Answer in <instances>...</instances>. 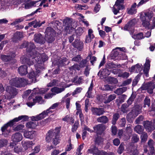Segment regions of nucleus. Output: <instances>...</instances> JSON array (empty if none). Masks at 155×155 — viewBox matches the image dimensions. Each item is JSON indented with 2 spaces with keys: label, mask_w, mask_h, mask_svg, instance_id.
Here are the masks:
<instances>
[{
  "label": "nucleus",
  "mask_w": 155,
  "mask_h": 155,
  "mask_svg": "<svg viewBox=\"0 0 155 155\" xmlns=\"http://www.w3.org/2000/svg\"><path fill=\"white\" fill-rule=\"evenodd\" d=\"M47 59V56L45 54H40L38 53H35V55L31 56L29 59L24 57H22L21 58L23 64H27L29 65H31L36 63L35 66L37 68L36 70L43 69L42 64Z\"/></svg>",
  "instance_id": "obj_1"
},
{
  "label": "nucleus",
  "mask_w": 155,
  "mask_h": 155,
  "mask_svg": "<svg viewBox=\"0 0 155 155\" xmlns=\"http://www.w3.org/2000/svg\"><path fill=\"white\" fill-rule=\"evenodd\" d=\"M59 103L57 102L53 104L48 109L44 110L39 115L32 116L31 117L32 120L38 121L45 117L49 114L51 113L53 111L51 109H54L57 107L59 104Z\"/></svg>",
  "instance_id": "obj_2"
},
{
  "label": "nucleus",
  "mask_w": 155,
  "mask_h": 155,
  "mask_svg": "<svg viewBox=\"0 0 155 155\" xmlns=\"http://www.w3.org/2000/svg\"><path fill=\"white\" fill-rule=\"evenodd\" d=\"M10 83L12 85L19 87L24 86L28 83V81L23 78L16 77L10 80Z\"/></svg>",
  "instance_id": "obj_3"
},
{
  "label": "nucleus",
  "mask_w": 155,
  "mask_h": 155,
  "mask_svg": "<svg viewBox=\"0 0 155 155\" xmlns=\"http://www.w3.org/2000/svg\"><path fill=\"white\" fill-rule=\"evenodd\" d=\"M60 130L61 127H56L54 129H51L48 131L46 135V141L49 143L52 138L59 135Z\"/></svg>",
  "instance_id": "obj_4"
},
{
  "label": "nucleus",
  "mask_w": 155,
  "mask_h": 155,
  "mask_svg": "<svg viewBox=\"0 0 155 155\" xmlns=\"http://www.w3.org/2000/svg\"><path fill=\"white\" fill-rule=\"evenodd\" d=\"M25 47H27L26 50L30 53L29 55H30V57L32 55H35V53H38L35 50L33 49L35 47V46L34 44L32 43H28L27 41H24L21 45L20 48H22Z\"/></svg>",
  "instance_id": "obj_5"
},
{
  "label": "nucleus",
  "mask_w": 155,
  "mask_h": 155,
  "mask_svg": "<svg viewBox=\"0 0 155 155\" xmlns=\"http://www.w3.org/2000/svg\"><path fill=\"white\" fill-rule=\"evenodd\" d=\"M45 36L49 43H51L54 40L55 31L51 27H47L45 32Z\"/></svg>",
  "instance_id": "obj_6"
},
{
  "label": "nucleus",
  "mask_w": 155,
  "mask_h": 155,
  "mask_svg": "<svg viewBox=\"0 0 155 155\" xmlns=\"http://www.w3.org/2000/svg\"><path fill=\"white\" fill-rule=\"evenodd\" d=\"M73 19L69 18H66L63 21V24L65 26L64 29L66 32L70 33L74 30L72 26Z\"/></svg>",
  "instance_id": "obj_7"
},
{
  "label": "nucleus",
  "mask_w": 155,
  "mask_h": 155,
  "mask_svg": "<svg viewBox=\"0 0 155 155\" xmlns=\"http://www.w3.org/2000/svg\"><path fill=\"white\" fill-rule=\"evenodd\" d=\"M142 107L139 105H136L132 108L131 112L127 114L130 118H135L141 112Z\"/></svg>",
  "instance_id": "obj_8"
},
{
  "label": "nucleus",
  "mask_w": 155,
  "mask_h": 155,
  "mask_svg": "<svg viewBox=\"0 0 155 155\" xmlns=\"http://www.w3.org/2000/svg\"><path fill=\"white\" fill-rule=\"evenodd\" d=\"M39 1H31L27 0L25 1L22 4V7L25 9H30L33 7L39 6L38 2Z\"/></svg>",
  "instance_id": "obj_9"
},
{
  "label": "nucleus",
  "mask_w": 155,
  "mask_h": 155,
  "mask_svg": "<svg viewBox=\"0 0 155 155\" xmlns=\"http://www.w3.org/2000/svg\"><path fill=\"white\" fill-rule=\"evenodd\" d=\"M6 95L8 99L14 98L17 94L16 89L10 86H7L6 87Z\"/></svg>",
  "instance_id": "obj_10"
},
{
  "label": "nucleus",
  "mask_w": 155,
  "mask_h": 155,
  "mask_svg": "<svg viewBox=\"0 0 155 155\" xmlns=\"http://www.w3.org/2000/svg\"><path fill=\"white\" fill-rule=\"evenodd\" d=\"M16 56L15 52H11L8 55H2L1 58L4 62H8L10 61H12L14 63L16 62V60L14 59Z\"/></svg>",
  "instance_id": "obj_11"
},
{
  "label": "nucleus",
  "mask_w": 155,
  "mask_h": 155,
  "mask_svg": "<svg viewBox=\"0 0 155 155\" xmlns=\"http://www.w3.org/2000/svg\"><path fill=\"white\" fill-rule=\"evenodd\" d=\"M136 23L135 19H133L130 20L125 26L124 29L125 31H129L130 34L133 35L134 31V28L133 27Z\"/></svg>",
  "instance_id": "obj_12"
},
{
  "label": "nucleus",
  "mask_w": 155,
  "mask_h": 155,
  "mask_svg": "<svg viewBox=\"0 0 155 155\" xmlns=\"http://www.w3.org/2000/svg\"><path fill=\"white\" fill-rule=\"evenodd\" d=\"M124 1V0H117L116 2L113 9V12L115 15L117 14L119 12V10L123 9L124 8L122 4Z\"/></svg>",
  "instance_id": "obj_13"
},
{
  "label": "nucleus",
  "mask_w": 155,
  "mask_h": 155,
  "mask_svg": "<svg viewBox=\"0 0 155 155\" xmlns=\"http://www.w3.org/2000/svg\"><path fill=\"white\" fill-rule=\"evenodd\" d=\"M22 138V135L19 133H17L12 135V140L14 143H10V146L13 147L15 144V143H17L21 141Z\"/></svg>",
  "instance_id": "obj_14"
},
{
  "label": "nucleus",
  "mask_w": 155,
  "mask_h": 155,
  "mask_svg": "<svg viewBox=\"0 0 155 155\" xmlns=\"http://www.w3.org/2000/svg\"><path fill=\"white\" fill-rule=\"evenodd\" d=\"M9 122L5 124L1 128L2 134L5 137H7L11 132V130L8 129L9 127H12Z\"/></svg>",
  "instance_id": "obj_15"
},
{
  "label": "nucleus",
  "mask_w": 155,
  "mask_h": 155,
  "mask_svg": "<svg viewBox=\"0 0 155 155\" xmlns=\"http://www.w3.org/2000/svg\"><path fill=\"white\" fill-rule=\"evenodd\" d=\"M94 131L97 134H101L106 129L105 125L102 124H99L96 125L93 127Z\"/></svg>",
  "instance_id": "obj_16"
},
{
  "label": "nucleus",
  "mask_w": 155,
  "mask_h": 155,
  "mask_svg": "<svg viewBox=\"0 0 155 155\" xmlns=\"http://www.w3.org/2000/svg\"><path fill=\"white\" fill-rule=\"evenodd\" d=\"M153 13L151 11L146 12H142L140 13V18L143 20L145 19L147 20H150L153 17Z\"/></svg>",
  "instance_id": "obj_17"
},
{
  "label": "nucleus",
  "mask_w": 155,
  "mask_h": 155,
  "mask_svg": "<svg viewBox=\"0 0 155 155\" xmlns=\"http://www.w3.org/2000/svg\"><path fill=\"white\" fill-rule=\"evenodd\" d=\"M88 151L90 153H93L97 155H107V154L105 152L100 151L94 146H91Z\"/></svg>",
  "instance_id": "obj_18"
},
{
  "label": "nucleus",
  "mask_w": 155,
  "mask_h": 155,
  "mask_svg": "<svg viewBox=\"0 0 155 155\" xmlns=\"http://www.w3.org/2000/svg\"><path fill=\"white\" fill-rule=\"evenodd\" d=\"M33 102H28L27 103V104L29 107H31L34 105L36 103H39L40 104H42L43 103L42 97L40 96H36L35 98L33 100Z\"/></svg>",
  "instance_id": "obj_19"
},
{
  "label": "nucleus",
  "mask_w": 155,
  "mask_h": 155,
  "mask_svg": "<svg viewBox=\"0 0 155 155\" xmlns=\"http://www.w3.org/2000/svg\"><path fill=\"white\" fill-rule=\"evenodd\" d=\"M143 124L147 132H151L154 130V128L153 127L152 121H146L143 122Z\"/></svg>",
  "instance_id": "obj_20"
},
{
  "label": "nucleus",
  "mask_w": 155,
  "mask_h": 155,
  "mask_svg": "<svg viewBox=\"0 0 155 155\" xmlns=\"http://www.w3.org/2000/svg\"><path fill=\"white\" fill-rule=\"evenodd\" d=\"M150 61L148 58H147L146 61L144 65L143 72L145 75L147 77L148 76V73L150 67Z\"/></svg>",
  "instance_id": "obj_21"
},
{
  "label": "nucleus",
  "mask_w": 155,
  "mask_h": 155,
  "mask_svg": "<svg viewBox=\"0 0 155 155\" xmlns=\"http://www.w3.org/2000/svg\"><path fill=\"white\" fill-rule=\"evenodd\" d=\"M142 65L137 64L129 68V71L130 72H135L138 73L142 71Z\"/></svg>",
  "instance_id": "obj_22"
},
{
  "label": "nucleus",
  "mask_w": 155,
  "mask_h": 155,
  "mask_svg": "<svg viewBox=\"0 0 155 155\" xmlns=\"http://www.w3.org/2000/svg\"><path fill=\"white\" fill-rule=\"evenodd\" d=\"M34 39L37 43L44 44L45 42V39L41 34H35Z\"/></svg>",
  "instance_id": "obj_23"
},
{
  "label": "nucleus",
  "mask_w": 155,
  "mask_h": 155,
  "mask_svg": "<svg viewBox=\"0 0 155 155\" xmlns=\"http://www.w3.org/2000/svg\"><path fill=\"white\" fill-rule=\"evenodd\" d=\"M28 117L26 115H22L16 117L10 121L9 122L13 126L15 122L18 121L19 120L23 119V120L25 121L28 119Z\"/></svg>",
  "instance_id": "obj_24"
},
{
  "label": "nucleus",
  "mask_w": 155,
  "mask_h": 155,
  "mask_svg": "<svg viewBox=\"0 0 155 155\" xmlns=\"http://www.w3.org/2000/svg\"><path fill=\"white\" fill-rule=\"evenodd\" d=\"M40 72V71L38 70L36 73L32 71L29 73L28 75V77L30 79V81L35 82L36 78L38 76L37 73H39Z\"/></svg>",
  "instance_id": "obj_25"
},
{
  "label": "nucleus",
  "mask_w": 155,
  "mask_h": 155,
  "mask_svg": "<svg viewBox=\"0 0 155 155\" xmlns=\"http://www.w3.org/2000/svg\"><path fill=\"white\" fill-rule=\"evenodd\" d=\"M27 67L25 65L21 66L18 69V72L21 75H24L28 73L27 71Z\"/></svg>",
  "instance_id": "obj_26"
},
{
  "label": "nucleus",
  "mask_w": 155,
  "mask_h": 155,
  "mask_svg": "<svg viewBox=\"0 0 155 155\" xmlns=\"http://www.w3.org/2000/svg\"><path fill=\"white\" fill-rule=\"evenodd\" d=\"M35 135V131H26L25 132L24 136L27 138L32 139Z\"/></svg>",
  "instance_id": "obj_27"
},
{
  "label": "nucleus",
  "mask_w": 155,
  "mask_h": 155,
  "mask_svg": "<svg viewBox=\"0 0 155 155\" xmlns=\"http://www.w3.org/2000/svg\"><path fill=\"white\" fill-rule=\"evenodd\" d=\"M22 37L23 35L22 33L20 32H17L14 34L12 40L13 42H16Z\"/></svg>",
  "instance_id": "obj_28"
},
{
  "label": "nucleus",
  "mask_w": 155,
  "mask_h": 155,
  "mask_svg": "<svg viewBox=\"0 0 155 155\" xmlns=\"http://www.w3.org/2000/svg\"><path fill=\"white\" fill-rule=\"evenodd\" d=\"M73 46L79 50H82L83 47V44L81 41L76 40L72 44Z\"/></svg>",
  "instance_id": "obj_29"
},
{
  "label": "nucleus",
  "mask_w": 155,
  "mask_h": 155,
  "mask_svg": "<svg viewBox=\"0 0 155 155\" xmlns=\"http://www.w3.org/2000/svg\"><path fill=\"white\" fill-rule=\"evenodd\" d=\"M93 113L97 116L103 114L104 113L103 109L102 108H93L92 109Z\"/></svg>",
  "instance_id": "obj_30"
},
{
  "label": "nucleus",
  "mask_w": 155,
  "mask_h": 155,
  "mask_svg": "<svg viewBox=\"0 0 155 155\" xmlns=\"http://www.w3.org/2000/svg\"><path fill=\"white\" fill-rule=\"evenodd\" d=\"M31 117V121H30L27 123L26 124V127L28 128L34 129L35 128L37 125V123L33 121H36V120H32Z\"/></svg>",
  "instance_id": "obj_31"
},
{
  "label": "nucleus",
  "mask_w": 155,
  "mask_h": 155,
  "mask_svg": "<svg viewBox=\"0 0 155 155\" xmlns=\"http://www.w3.org/2000/svg\"><path fill=\"white\" fill-rule=\"evenodd\" d=\"M155 84L154 83L149 82L146 84V88L148 93L152 94L153 92V90L154 88Z\"/></svg>",
  "instance_id": "obj_32"
},
{
  "label": "nucleus",
  "mask_w": 155,
  "mask_h": 155,
  "mask_svg": "<svg viewBox=\"0 0 155 155\" xmlns=\"http://www.w3.org/2000/svg\"><path fill=\"white\" fill-rule=\"evenodd\" d=\"M97 120L98 122L106 124L108 122L109 119L106 116H102L98 118Z\"/></svg>",
  "instance_id": "obj_33"
},
{
  "label": "nucleus",
  "mask_w": 155,
  "mask_h": 155,
  "mask_svg": "<svg viewBox=\"0 0 155 155\" xmlns=\"http://www.w3.org/2000/svg\"><path fill=\"white\" fill-rule=\"evenodd\" d=\"M140 19L142 21V25L143 27L148 29H152L151 26L150 25L149 20H147L145 19H143V20L142 19Z\"/></svg>",
  "instance_id": "obj_34"
},
{
  "label": "nucleus",
  "mask_w": 155,
  "mask_h": 155,
  "mask_svg": "<svg viewBox=\"0 0 155 155\" xmlns=\"http://www.w3.org/2000/svg\"><path fill=\"white\" fill-rule=\"evenodd\" d=\"M65 88L64 87L59 88L57 87H55L52 88L51 89V91L53 93L58 94L64 91Z\"/></svg>",
  "instance_id": "obj_35"
},
{
  "label": "nucleus",
  "mask_w": 155,
  "mask_h": 155,
  "mask_svg": "<svg viewBox=\"0 0 155 155\" xmlns=\"http://www.w3.org/2000/svg\"><path fill=\"white\" fill-rule=\"evenodd\" d=\"M154 141L152 140H149L148 142V147H149L150 153L151 154H153L154 147Z\"/></svg>",
  "instance_id": "obj_36"
},
{
  "label": "nucleus",
  "mask_w": 155,
  "mask_h": 155,
  "mask_svg": "<svg viewBox=\"0 0 155 155\" xmlns=\"http://www.w3.org/2000/svg\"><path fill=\"white\" fill-rule=\"evenodd\" d=\"M127 90V87H123L117 89L114 91V93L119 95L122 94L123 93L126 91Z\"/></svg>",
  "instance_id": "obj_37"
},
{
  "label": "nucleus",
  "mask_w": 155,
  "mask_h": 155,
  "mask_svg": "<svg viewBox=\"0 0 155 155\" xmlns=\"http://www.w3.org/2000/svg\"><path fill=\"white\" fill-rule=\"evenodd\" d=\"M137 5L136 3H134L132 5L130 8L128 10L127 13L130 15L135 14L136 12V10L135 9Z\"/></svg>",
  "instance_id": "obj_38"
},
{
  "label": "nucleus",
  "mask_w": 155,
  "mask_h": 155,
  "mask_svg": "<svg viewBox=\"0 0 155 155\" xmlns=\"http://www.w3.org/2000/svg\"><path fill=\"white\" fill-rule=\"evenodd\" d=\"M116 97V95L114 94L110 95L108 96L107 99L104 102L105 104L108 103L115 99Z\"/></svg>",
  "instance_id": "obj_39"
},
{
  "label": "nucleus",
  "mask_w": 155,
  "mask_h": 155,
  "mask_svg": "<svg viewBox=\"0 0 155 155\" xmlns=\"http://www.w3.org/2000/svg\"><path fill=\"white\" fill-rule=\"evenodd\" d=\"M105 72H109V70L107 69H103L101 72L100 71L98 73L97 75L98 76L100 77H101H101H105L108 75H109V73H105Z\"/></svg>",
  "instance_id": "obj_40"
},
{
  "label": "nucleus",
  "mask_w": 155,
  "mask_h": 155,
  "mask_svg": "<svg viewBox=\"0 0 155 155\" xmlns=\"http://www.w3.org/2000/svg\"><path fill=\"white\" fill-rule=\"evenodd\" d=\"M144 129L142 126L137 125L134 128V131L138 134H142L143 131Z\"/></svg>",
  "instance_id": "obj_41"
},
{
  "label": "nucleus",
  "mask_w": 155,
  "mask_h": 155,
  "mask_svg": "<svg viewBox=\"0 0 155 155\" xmlns=\"http://www.w3.org/2000/svg\"><path fill=\"white\" fill-rule=\"evenodd\" d=\"M132 37L134 39H141L144 38L143 34L141 32L133 35Z\"/></svg>",
  "instance_id": "obj_42"
},
{
  "label": "nucleus",
  "mask_w": 155,
  "mask_h": 155,
  "mask_svg": "<svg viewBox=\"0 0 155 155\" xmlns=\"http://www.w3.org/2000/svg\"><path fill=\"white\" fill-rule=\"evenodd\" d=\"M119 117V114L118 113H115L113 115L111 121L112 124L113 125H115L116 124V121L118 119Z\"/></svg>",
  "instance_id": "obj_43"
},
{
  "label": "nucleus",
  "mask_w": 155,
  "mask_h": 155,
  "mask_svg": "<svg viewBox=\"0 0 155 155\" xmlns=\"http://www.w3.org/2000/svg\"><path fill=\"white\" fill-rule=\"evenodd\" d=\"M140 136L142 142H145L147 141L148 138V135L147 133L145 132H143Z\"/></svg>",
  "instance_id": "obj_44"
},
{
  "label": "nucleus",
  "mask_w": 155,
  "mask_h": 155,
  "mask_svg": "<svg viewBox=\"0 0 155 155\" xmlns=\"http://www.w3.org/2000/svg\"><path fill=\"white\" fill-rule=\"evenodd\" d=\"M62 102L65 103L66 108L67 109L69 108L70 104V98H67L66 99L62 100Z\"/></svg>",
  "instance_id": "obj_45"
},
{
  "label": "nucleus",
  "mask_w": 155,
  "mask_h": 155,
  "mask_svg": "<svg viewBox=\"0 0 155 155\" xmlns=\"http://www.w3.org/2000/svg\"><path fill=\"white\" fill-rule=\"evenodd\" d=\"M52 143L53 144L56 145L58 144L60 142V139L59 138V135L56 136L52 138Z\"/></svg>",
  "instance_id": "obj_46"
},
{
  "label": "nucleus",
  "mask_w": 155,
  "mask_h": 155,
  "mask_svg": "<svg viewBox=\"0 0 155 155\" xmlns=\"http://www.w3.org/2000/svg\"><path fill=\"white\" fill-rule=\"evenodd\" d=\"M131 141L133 143L137 142L139 140L138 136L135 134H133L131 139Z\"/></svg>",
  "instance_id": "obj_47"
},
{
  "label": "nucleus",
  "mask_w": 155,
  "mask_h": 155,
  "mask_svg": "<svg viewBox=\"0 0 155 155\" xmlns=\"http://www.w3.org/2000/svg\"><path fill=\"white\" fill-rule=\"evenodd\" d=\"M83 79L82 77H78L77 76L74 78L73 81L77 84H80L82 82Z\"/></svg>",
  "instance_id": "obj_48"
},
{
  "label": "nucleus",
  "mask_w": 155,
  "mask_h": 155,
  "mask_svg": "<svg viewBox=\"0 0 155 155\" xmlns=\"http://www.w3.org/2000/svg\"><path fill=\"white\" fill-rule=\"evenodd\" d=\"M121 53H122V52L121 51H118L114 50L112 52V56L115 58L117 57L118 58H119L120 56L121 55Z\"/></svg>",
  "instance_id": "obj_49"
},
{
  "label": "nucleus",
  "mask_w": 155,
  "mask_h": 155,
  "mask_svg": "<svg viewBox=\"0 0 155 155\" xmlns=\"http://www.w3.org/2000/svg\"><path fill=\"white\" fill-rule=\"evenodd\" d=\"M128 106L127 104H123L121 106V111L124 113H127L129 111V109H128Z\"/></svg>",
  "instance_id": "obj_50"
},
{
  "label": "nucleus",
  "mask_w": 155,
  "mask_h": 155,
  "mask_svg": "<svg viewBox=\"0 0 155 155\" xmlns=\"http://www.w3.org/2000/svg\"><path fill=\"white\" fill-rule=\"evenodd\" d=\"M130 75V74L127 72H124L119 73L118 74V76L124 78H128Z\"/></svg>",
  "instance_id": "obj_51"
},
{
  "label": "nucleus",
  "mask_w": 155,
  "mask_h": 155,
  "mask_svg": "<svg viewBox=\"0 0 155 155\" xmlns=\"http://www.w3.org/2000/svg\"><path fill=\"white\" fill-rule=\"evenodd\" d=\"M75 8L77 10H81L82 9H86L87 7L86 5H76L75 6Z\"/></svg>",
  "instance_id": "obj_52"
},
{
  "label": "nucleus",
  "mask_w": 155,
  "mask_h": 155,
  "mask_svg": "<svg viewBox=\"0 0 155 155\" xmlns=\"http://www.w3.org/2000/svg\"><path fill=\"white\" fill-rule=\"evenodd\" d=\"M124 144L122 143H121L120 145L117 150V152L119 154H121L124 151Z\"/></svg>",
  "instance_id": "obj_53"
},
{
  "label": "nucleus",
  "mask_w": 155,
  "mask_h": 155,
  "mask_svg": "<svg viewBox=\"0 0 155 155\" xmlns=\"http://www.w3.org/2000/svg\"><path fill=\"white\" fill-rule=\"evenodd\" d=\"M90 58L91 60L90 62L92 65H94V62H95L97 60L95 56H91V55H89L86 58L87 59Z\"/></svg>",
  "instance_id": "obj_54"
},
{
  "label": "nucleus",
  "mask_w": 155,
  "mask_h": 155,
  "mask_svg": "<svg viewBox=\"0 0 155 155\" xmlns=\"http://www.w3.org/2000/svg\"><path fill=\"white\" fill-rule=\"evenodd\" d=\"M106 67L107 68L111 69L114 68H116L118 67L117 65L114 64L113 63L110 62L107 64Z\"/></svg>",
  "instance_id": "obj_55"
},
{
  "label": "nucleus",
  "mask_w": 155,
  "mask_h": 155,
  "mask_svg": "<svg viewBox=\"0 0 155 155\" xmlns=\"http://www.w3.org/2000/svg\"><path fill=\"white\" fill-rule=\"evenodd\" d=\"M58 81L56 80H53L52 81L49 83L47 85V87H52L57 85Z\"/></svg>",
  "instance_id": "obj_56"
},
{
  "label": "nucleus",
  "mask_w": 155,
  "mask_h": 155,
  "mask_svg": "<svg viewBox=\"0 0 155 155\" xmlns=\"http://www.w3.org/2000/svg\"><path fill=\"white\" fill-rule=\"evenodd\" d=\"M80 67L78 64H76L69 68V69L71 71L73 70L76 71V70H79L80 69Z\"/></svg>",
  "instance_id": "obj_57"
},
{
  "label": "nucleus",
  "mask_w": 155,
  "mask_h": 155,
  "mask_svg": "<svg viewBox=\"0 0 155 155\" xmlns=\"http://www.w3.org/2000/svg\"><path fill=\"white\" fill-rule=\"evenodd\" d=\"M76 33L78 35H80L84 32V28L79 27L76 31Z\"/></svg>",
  "instance_id": "obj_58"
},
{
  "label": "nucleus",
  "mask_w": 155,
  "mask_h": 155,
  "mask_svg": "<svg viewBox=\"0 0 155 155\" xmlns=\"http://www.w3.org/2000/svg\"><path fill=\"white\" fill-rule=\"evenodd\" d=\"M24 127V125L20 124L16 127H13V130L15 131H18L22 129Z\"/></svg>",
  "instance_id": "obj_59"
},
{
  "label": "nucleus",
  "mask_w": 155,
  "mask_h": 155,
  "mask_svg": "<svg viewBox=\"0 0 155 155\" xmlns=\"http://www.w3.org/2000/svg\"><path fill=\"white\" fill-rule=\"evenodd\" d=\"M144 105L143 106L144 107H146V105H147L148 107H149L150 106V100L149 99L146 98L144 99Z\"/></svg>",
  "instance_id": "obj_60"
},
{
  "label": "nucleus",
  "mask_w": 155,
  "mask_h": 155,
  "mask_svg": "<svg viewBox=\"0 0 155 155\" xmlns=\"http://www.w3.org/2000/svg\"><path fill=\"white\" fill-rule=\"evenodd\" d=\"M55 95V94L53 93H49L45 95L44 98L45 99H50L53 96Z\"/></svg>",
  "instance_id": "obj_61"
},
{
  "label": "nucleus",
  "mask_w": 155,
  "mask_h": 155,
  "mask_svg": "<svg viewBox=\"0 0 155 155\" xmlns=\"http://www.w3.org/2000/svg\"><path fill=\"white\" fill-rule=\"evenodd\" d=\"M132 81L131 79H128L124 81L122 83L121 86H125L130 83Z\"/></svg>",
  "instance_id": "obj_62"
},
{
  "label": "nucleus",
  "mask_w": 155,
  "mask_h": 155,
  "mask_svg": "<svg viewBox=\"0 0 155 155\" xmlns=\"http://www.w3.org/2000/svg\"><path fill=\"white\" fill-rule=\"evenodd\" d=\"M78 125V123L77 122H75L74 124L72 126V131L73 132H74L76 131L77 130Z\"/></svg>",
  "instance_id": "obj_63"
},
{
  "label": "nucleus",
  "mask_w": 155,
  "mask_h": 155,
  "mask_svg": "<svg viewBox=\"0 0 155 155\" xmlns=\"http://www.w3.org/2000/svg\"><path fill=\"white\" fill-rule=\"evenodd\" d=\"M82 90V88L81 87H77L76 89L72 93L73 95L76 94H78L81 92V91Z\"/></svg>",
  "instance_id": "obj_64"
}]
</instances>
